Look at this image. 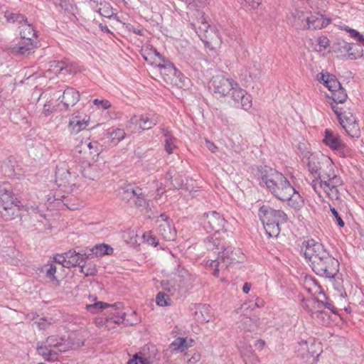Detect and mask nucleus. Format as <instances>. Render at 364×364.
I'll use <instances>...</instances> for the list:
<instances>
[{"label":"nucleus","mask_w":364,"mask_h":364,"mask_svg":"<svg viewBox=\"0 0 364 364\" xmlns=\"http://www.w3.org/2000/svg\"><path fill=\"white\" fill-rule=\"evenodd\" d=\"M301 251L309 266L317 275L329 279L337 275L339 262L321 243L314 240H308L306 244H303Z\"/></svg>","instance_id":"1"},{"label":"nucleus","mask_w":364,"mask_h":364,"mask_svg":"<svg viewBox=\"0 0 364 364\" xmlns=\"http://www.w3.org/2000/svg\"><path fill=\"white\" fill-rule=\"evenodd\" d=\"M258 178L261 186L267 189L280 200L294 193V187L287 178L280 172L272 168L264 166L259 171Z\"/></svg>","instance_id":"2"},{"label":"nucleus","mask_w":364,"mask_h":364,"mask_svg":"<svg viewBox=\"0 0 364 364\" xmlns=\"http://www.w3.org/2000/svg\"><path fill=\"white\" fill-rule=\"evenodd\" d=\"M225 220L222 215L216 211L205 213L201 218V224L207 232L214 231L215 233L205 240V245L208 250L213 251L215 247L221 245L223 248L225 245V239L228 236L223 232L221 235L220 230L224 227Z\"/></svg>","instance_id":"3"},{"label":"nucleus","mask_w":364,"mask_h":364,"mask_svg":"<svg viewBox=\"0 0 364 364\" xmlns=\"http://www.w3.org/2000/svg\"><path fill=\"white\" fill-rule=\"evenodd\" d=\"M267 235L277 237L280 232V225L286 223L287 214L281 210H275L269 205H262L258 213Z\"/></svg>","instance_id":"4"},{"label":"nucleus","mask_w":364,"mask_h":364,"mask_svg":"<svg viewBox=\"0 0 364 364\" xmlns=\"http://www.w3.org/2000/svg\"><path fill=\"white\" fill-rule=\"evenodd\" d=\"M215 250H218V257L216 259H212L207 262V265L213 270V275L219 277L220 272H224L228 267L234 263L240 262L242 259V254L240 250H234L231 246L227 245L225 242V247L221 245L215 247Z\"/></svg>","instance_id":"5"},{"label":"nucleus","mask_w":364,"mask_h":364,"mask_svg":"<svg viewBox=\"0 0 364 364\" xmlns=\"http://www.w3.org/2000/svg\"><path fill=\"white\" fill-rule=\"evenodd\" d=\"M20 202L6 185H0V215L10 220L19 215Z\"/></svg>","instance_id":"6"},{"label":"nucleus","mask_w":364,"mask_h":364,"mask_svg":"<svg viewBox=\"0 0 364 364\" xmlns=\"http://www.w3.org/2000/svg\"><path fill=\"white\" fill-rule=\"evenodd\" d=\"M21 41L14 47V52L21 55L30 54L35 48L34 38L36 34L31 24L28 23L27 19L19 26Z\"/></svg>","instance_id":"7"},{"label":"nucleus","mask_w":364,"mask_h":364,"mask_svg":"<svg viewBox=\"0 0 364 364\" xmlns=\"http://www.w3.org/2000/svg\"><path fill=\"white\" fill-rule=\"evenodd\" d=\"M323 142L332 150L336 151L341 157H346L350 155L349 148L343 141L338 133L334 131L326 129L324 132Z\"/></svg>","instance_id":"8"},{"label":"nucleus","mask_w":364,"mask_h":364,"mask_svg":"<svg viewBox=\"0 0 364 364\" xmlns=\"http://www.w3.org/2000/svg\"><path fill=\"white\" fill-rule=\"evenodd\" d=\"M295 23L299 28H307L309 29H321L328 23V21L319 14H311L306 16L303 12H297L294 16Z\"/></svg>","instance_id":"9"},{"label":"nucleus","mask_w":364,"mask_h":364,"mask_svg":"<svg viewBox=\"0 0 364 364\" xmlns=\"http://www.w3.org/2000/svg\"><path fill=\"white\" fill-rule=\"evenodd\" d=\"M323 177L328 180V188H326L325 193L331 200H338L340 198L338 187L343 185V181L339 176L336 174L331 164L328 166L326 170L323 171Z\"/></svg>","instance_id":"10"},{"label":"nucleus","mask_w":364,"mask_h":364,"mask_svg":"<svg viewBox=\"0 0 364 364\" xmlns=\"http://www.w3.org/2000/svg\"><path fill=\"white\" fill-rule=\"evenodd\" d=\"M236 82L230 78L225 77L223 75H218L213 76L210 81L209 88L215 93L220 96H226L230 92Z\"/></svg>","instance_id":"11"},{"label":"nucleus","mask_w":364,"mask_h":364,"mask_svg":"<svg viewBox=\"0 0 364 364\" xmlns=\"http://www.w3.org/2000/svg\"><path fill=\"white\" fill-rule=\"evenodd\" d=\"M230 96L235 102V105L240 106L243 109L248 110L252 107V97L247 92L241 88L237 82H235L233 88L230 90Z\"/></svg>","instance_id":"12"},{"label":"nucleus","mask_w":364,"mask_h":364,"mask_svg":"<svg viewBox=\"0 0 364 364\" xmlns=\"http://www.w3.org/2000/svg\"><path fill=\"white\" fill-rule=\"evenodd\" d=\"M159 223L157 231L159 234L166 240H173L176 235V230L171 226L168 217L164 214H161L157 220Z\"/></svg>","instance_id":"13"},{"label":"nucleus","mask_w":364,"mask_h":364,"mask_svg":"<svg viewBox=\"0 0 364 364\" xmlns=\"http://www.w3.org/2000/svg\"><path fill=\"white\" fill-rule=\"evenodd\" d=\"M340 124L350 137H360V126L355 117L350 112L344 114V117L342 118Z\"/></svg>","instance_id":"14"},{"label":"nucleus","mask_w":364,"mask_h":364,"mask_svg":"<svg viewBox=\"0 0 364 364\" xmlns=\"http://www.w3.org/2000/svg\"><path fill=\"white\" fill-rule=\"evenodd\" d=\"M197 33L201 39L207 43L216 42L218 39L215 28L210 26L206 22L201 23L197 28Z\"/></svg>","instance_id":"15"},{"label":"nucleus","mask_w":364,"mask_h":364,"mask_svg":"<svg viewBox=\"0 0 364 364\" xmlns=\"http://www.w3.org/2000/svg\"><path fill=\"white\" fill-rule=\"evenodd\" d=\"M130 122L132 124L139 125L140 129L146 130L155 126L158 123L159 119L158 117L155 115L146 114L141 115L139 118L136 116H134L131 118Z\"/></svg>","instance_id":"16"},{"label":"nucleus","mask_w":364,"mask_h":364,"mask_svg":"<svg viewBox=\"0 0 364 364\" xmlns=\"http://www.w3.org/2000/svg\"><path fill=\"white\" fill-rule=\"evenodd\" d=\"M107 321H112L114 323H122L125 320L126 313L122 311V304L120 302L110 305Z\"/></svg>","instance_id":"17"},{"label":"nucleus","mask_w":364,"mask_h":364,"mask_svg":"<svg viewBox=\"0 0 364 364\" xmlns=\"http://www.w3.org/2000/svg\"><path fill=\"white\" fill-rule=\"evenodd\" d=\"M65 258H67L65 267L70 268V267L78 266L80 268L82 264L85 262L87 257L86 255L77 253L75 250H69L65 252Z\"/></svg>","instance_id":"18"},{"label":"nucleus","mask_w":364,"mask_h":364,"mask_svg":"<svg viewBox=\"0 0 364 364\" xmlns=\"http://www.w3.org/2000/svg\"><path fill=\"white\" fill-rule=\"evenodd\" d=\"M80 100L79 92L73 87L65 89L62 95L61 102H63L66 109L73 107Z\"/></svg>","instance_id":"19"},{"label":"nucleus","mask_w":364,"mask_h":364,"mask_svg":"<svg viewBox=\"0 0 364 364\" xmlns=\"http://www.w3.org/2000/svg\"><path fill=\"white\" fill-rule=\"evenodd\" d=\"M176 277V279L179 283V285L187 289L193 286V283L196 279L193 274L183 268L178 269Z\"/></svg>","instance_id":"20"},{"label":"nucleus","mask_w":364,"mask_h":364,"mask_svg":"<svg viewBox=\"0 0 364 364\" xmlns=\"http://www.w3.org/2000/svg\"><path fill=\"white\" fill-rule=\"evenodd\" d=\"M161 132L164 136V148L166 151L171 154L173 153V150L176 148V138L174 137L171 132L166 128H160Z\"/></svg>","instance_id":"21"},{"label":"nucleus","mask_w":364,"mask_h":364,"mask_svg":"<svg viewBox=\"0 0 364 364\" xmlns=\"http://www.w3.org/2000/svg\"><path fill=\"white\" fill-rule=\"evenodd\" d=\"M87 125L88 120L85 119V118L80 119L76 116L70 120L68 129L71 134H76L80 131L85 129Z\"/></svg>","instance_id":"22"},{"label":"nucleus","mask_w":364,"mask_h":364,"mask_svg":"<svg viewBox=\"0 0 364 364\" xmlns=\"http://www.w3.org/2000/svg\"><path fill=\"white\" fill-rule=\"evenodd\" d=\"M61 67L59 70H62L60 77H64L66 75H74L80 72V67L78 65L69 60H60Z\"/></svg>","instance_id":"23"},{"label":"nucleus","mask_w":364,"mask_h":364,"mask_svg":"<svg viewBox=\"0 0 364 364\" xmlns=\"http://www.w3.org/2000/svg\"><path fill=\"white\" fill-rule=\"evenodd\" d=\"M307 160V167L311 174L314 177L321 176L322 172H321L320 171L322 166L317 156L314 154H311Z\"/></svg>","instance_id":"24"},{"label":"nucleus","mask_w":364,"mask_h":364,"mask_svg":"<svg viewBox=\"0 0 364 364\" xmlns=\"http://www.w3.org/2000/svg\"><path fill=\"white\" fill-rule=\"evenodd\" d=\"M318 80L320 82H322L331 92L335 91L336 89L341 88V83L333 75H324L321 73Z\"/></svg>","instance_id":"25"},{"label":"nucleus","mask_w":364,"mask_h":364,"mask_svg":"<svg viewBox=\"0 0 364 364\" xmlns=\"http://www.w3.org/2000/svg\"><path fill=\"white\" fill-rule=\"evenodd\" d=\"M194 341L192 338H177L171 344L170 348L173 351H183L193 346Z\"/></svg>","instance_id":"26"},{"label":"nucleus","mask_w":364,"mask_h":364,"mask_svg":"<svg viewBox=\"0 0 364 364\" xmlns=\"http://www.w3.org/2000/svg\"><path fill=\"white\" fill-rule=\"evenodd\" d=\"M195 318L199 323H208L213 321V316L210 314L208 306H201L195 311Z\"/></svg>","instance_id":"27"},{"label":"nucleus","mask_w":364,"mask_h":364,"mask_svg":"<svg viewBox=\"0 0 364 364\" xmlns=\"http://www.w3.org/2000/svg\"><path fill=\"white\" fill-rule=\"evenodd\" d=\"M37 352L41 355L46 360L52 361L55 360L58 358V353L53 350L50 346L43 343L41 346H38Z\"/></svg>","instance_id":"28"},{"label":"nucleus","mask_w":364,"mask_h":364,"mask_svg":"<svg viewBox=\"0 0 364 364\" xmlns=\"http://www.w3.org/2000/svg\"><path fill=\"white\" fill-rule=\"evenodd\" d=\"M323 170L322 171V175L320 176L314 177L315 178L312 180L311 187L314 190V191L318 195H321V191H326V188H328V180L323 177Z\"/></svg>","instance_id":"29"},{"label":"nucleus","mask_w":364,"mask_h":364,"mask_svg":"<svg viewBox=\"0 0 364 364\" xmlns=\"http://www.w3.org/2000/svg\"><path fill=\"white\" fill-rule=\"evenodd\" d=\"M246 72L252 79H258L262 75V66L259 62L252 61L248 63Z\"/></svg>","instance_id":"30"},{"label":"nucleus","mask_w":364,"mask_h":364,"mask_svg":"<svg viewBox=\"0 0 364 364\" xmlns=\"http://www.w3.org/2000/svg\"><path fill=\"white\" fill-rule=\"evenodd\" d=\"M139 188H134L133 186L128 184L125 185L120 189V194L122 195V198L124 200H127L130 201L133 199V197H135L137 195V192H139Z\"/></svg>","instance_id":"31"},{"label":"nucleus","mask_w":364,"mask_h":364,"mask_svg":"<svg viewBox=\"0 0 364 364\" xmlns=\"http://www.w3.org/2000/svg\"><path fill=\"white\" fill-rule=\"evenodd\" d=\"M288 205L294 209H300L304 203V200L300 194L294 188V193L289 196L286 200Z\"/></svg>","instance_id":"32"},{"label":"nucleus","mask_w":364,"mask_h":364,"mask_svg":"<svg viewBox=\"0 0 364 364\" xmlns=\"http://www.w3.org/2000/svg\"><path fill=\"white\" fill-rule=\"evenodd\" d=\"M288 205L294 209H300L304 203V200L300 194L294 188V193L289 196L286 200Z\"/></svg>","instance_id":"33"},{"label":"nucleus","mask_w":364,"mask_h":364,"mask_svg":"<svg viewBox=\"0 0 364 364\" xmlns=\"http://www.w3.org/2000/svg\"><path fill=\"white\" fill-rule=\"evenodd\" d=\"M55 177L57 181L59 180L64 183H70L72 176L69 170L65 167V165L63 164L60 167H57Z\"/></svg>","instance_id":"34"},{"label":"nucleus","mask_w":364,"mask_h":364,"mask_svg":"<svg viewBox=\"0 0 364 364\" xmlns=\"http://www.w3.org/2000/svg\"><path fill=\"white\" fill-rule=\"evenodd\" d=\"M92 254L97 257H102L104 255H109L113 252V248L106 244L96 245L91 249Z\"/></svg>","instance_id":"35"},{"label":"nucleus","mask_w":364,"mask_h":364,"mask_svg":"<svg viewBox=\"0 0 364 364\" xmlns=\"http://www.w3.org/2000/svg\"><path fill=\"white\" fill-rule=\"evenodd\" d=\"M185 80L183 75L177 69L176 73L173 74V75H169V77H165V81L179 87H182L185 85Z\"/></svg>","instance_id":"36"},{"label":"nucleus","mask_w":364,"mask_h":364,"mask_svg":"<svg viewBox=\"0 0 364 364\" xmlns=\"http://www.w3.org/2000/svg\"><path fill=\"white\" fill-rule=\"evenodd\" d=\"M82 176L88 179L95 180L98 177V168L97 165L87 164L81 171Z\"/></svg>","instance_id":"37"},{"label":"nucleus","mask_w":364,"mask_h":364,"mask_svg":"<svg viewBox=\"0 0 364 364\" xmlns=\"http://www.w3.org/2000/svg\"><path fill=\"white\" fill-rule=\"evenodd\" d=\"M63 339L62 338H59L58 336H52L47 338L46 341L44 342L45 344L50 346V348H57L59 351L63 352L65 351V348L63 347Z\"/></svg>","instance_id":"38"},{"label":"nucleus","mask_w":364,"mask_h":364,"mask_svg":"<svg viewBox=\"0 0 364 364\" xmlns=\"http://www.w3.org/2000/svg\"><path fill=\"white\" fill-rule=\"evenodd\" d=\"M309 301L314 304V308L319 309L322 306H324L325 308L331 310L333 314H338L337 309L336 307H334L332 302L331 301H329L327 298H326L325 301H323L322 300H319V299H313V300H311Z\"/></svg>","instance_id":"39"},{"label":"nucleus","mask_w":364,"mask_h":364,"mask_svg":"<svg viewBox=\"0 0 364 364\" xmlns=\"http://www.w3.org/2000/svg\"><path fill=\"white\" fill-rule=\"evenodd\" d=\"M333 285L335 291H336V295L341 300L345 299L347 296V294L343 286V281L341 279L336 277L333 281Z\"/></svg>","instance_id":"40"},{"label":"nucleus","mask_w":364,"mask_h":364,"mask_svg":"<svg viewBox=\"0 0 364 364\" xmlns=\"http://www.w3.org/2000/svg\"><path fill=\"white\" fill-rule=\"evenodd\" d=\"M108 137L110 139L113 145H117L119 141L124 139L126 133L123 129H116L111 132H108Z\"/></svg>","instance_id":"41"},{"label":"nucleus","mask_w":364,"mask_h":364,"mask_svg":"<svg viewBox=\"0 0 364 364\" xmlns=\"http://www.w3.org/2000/svg\"><path fill=\"white\" fill-rule=\"evenodd\" d=\"M318 343H316L315 341L312 338H309V350L306 351V359L309 360L310 358L313 359V361L315 360V357L319 355L318 348H319Z\"/></svg>","instance_id":"42"},{"label":"nucleus","mask_w":364,"mask_h":364,"mask_svg":"<svg viewBox=\"0 0 364 364\" xmlns=\"http://www.w3.org/2000/svg\"><path fill=\"white\" fill-rule=\"evenodd\" d=\"M151 360L144 353H136L133 358L128 361V364H151Z\"/></svg>","instance_id":"43"},{"label":"nucleus","mask_w":364,"mask_h":364,"mask_svg":"<svg viewBox=\"0 0 364 364\" xmlns=\"http://www.w3.org/2000/svg\"><path fill=\"white\" fill-rule=\"evenodd\" d=\"M5 18H6L8 22L10 23H17L19 25H21L22 23H23L26 18L25 16L21 14L17 13H13L6 11L5 12L4 15Z\"/></svg>","instance_id":"44"},{"label":"nucleus","mask_w":364,"mask_h":364,"mask_svg":"<svg viewBox=\"0 0 364 364\" xmlns=\"http://www.w3.org/2000/svg\"><path fill=\"white\" fill-rule=\"evenodd\" d=\"M159 68L160 73L164 76V80L165 77H169V75L176 73V68L169 62H166L164 65H159Z\"/></svg>","instance_id":"45"},{"label":"nucleus","mask_w":364,"mask_h":364,"mask_svg":"<svg viewBox=\"0 0 364 364\" xmlns=\"http://www.w3.org/2000/svg\"><path fill=\"white\" fill-rule=\"evenodd\" d=\"M331 98L336 103H343L346 98L347 94L344 89L341 86V88L336 89L335 91L331 92Z\"/></svg>","instance_id":"46"},{"label":"nucleus","mask_w":364,"mask_h":364,"mask_svg":"<svg viewBox=\"0 0 364 364\" xmlns=\"http://www.w3.org/2000/svg\"><path fill=\"white\" fill-rule=\"evenodd\" d=\"M259 318L255 316L253 317L245 316L242 320V325L244 328L251 331L253 326L259 325Z\"/></svg>","instance_id":"47"},{"label":"nucleus","mask_w":364,"mask_h":364,"mask_svg":"<svg viewBox=\"0 0 364 364\" xmlns=\"http://www.w3.org/2000/svg\"><path fill=\"white\" fill-rule=\"evenodd\" d=\"M201 355L200 353L192 350L185 355V361L187 364H198L200 362Z\"/></svg>","instance_id":"48"},{"label":"nucleus","mask_w":364,"mask_h":364,"mask_svg":"<svg viewBox=\"0 0 364 364\" xmlns=\"http://www.w3.org/2000/svg\"><path fill=\"white\" fill-rule=\"evenodd\" d=\"M42 271L45 272L46 277L50 279L51 281L56 280V277L55 276L56 272V266L54 264L50 263L46 264Z\"/></svg>","instance_id":"49"},{"label":"nucleus","mask_w":364,"mask_h":364,"mask_svg":"<svg viewBox=\"0 0 364 364\" xmlns=\"http://www.w3.org/2000/svg\"><path fill=\"white\" fill-rule=\"evenodd\" d=\"M309 339L302 340L298 343L296 351L301 358H305L306 357V351L309 350Z\"/></svg>","instance_id":"50"},{"label":"nucleus","mask_w":364,"mask_h":364,"mask_svg":"<svg viewBox=\"0 0 364 364\" xmlns=\"http://www.w3.org/2000/svg\"><path fill=\"white\" fill-rule=\"evenodd\" d=\"M109 306L108 304L102 302V301H98L95 302L92 304H87L86 305V309L92 313V314H97L100 310L105 309V307Z\"/></svg>","instance_id":"51"},{"label":"nucleus","mask_w":364,"mask_h":364,"mask_svg":"<svg viewBox=\"0 0 364 364\" xmlns=\"http://www.w3.org/2000/svg\"><path fill=\"white\" fill-rule=\"evenodd\" d=\"M130 201L134 203V205L136 207H144L147 205L146 199L142 193L141 188L139 190V192H137V195H136L135 197H133V199Z\"/></svg>","instance_id":"52"},{"label":"nucleus","mask_w":364,"mask_h":364,"mask_svg":"<svg viewBox=\"0 0 364 364\" xmlns=\"http://www.w3.org/2000/svg\"><path fill=\"white\" fill-rule=\"evenodd\" d=\"M86 146L90 155L98 156L102 150V146L97 141H90L86 144Z\"/></svg>","instance_id":"53"},{"label":"nucleus","mask_w":364,"mask_h":364,"mask_svg":"<svg viewBox=\"0 0 364 364\" xmlns=\"http://www.w3.org/2000/svg\"><path fill=\"white\" fill-rule=\"evenodd\" d=\"M99 13L101 16L110 18L113 16L114 11L109 4H105L99 9Z\"/></svg>","instance_id":"54"},{"label":"nucleus","mask_w":364,"mask_h":364,"mask_svg":"<svg viewBox=\"0 0 364 364\" xmlns=\"http://www.w3.org/2000/svg\"><path fill=\"white\" fill-rule=\"evenodd\" d=\"M48 66L49 68L48 71L52 72L55 73L57 76L60 77V75H62V70H59L61 67L60 61H50L49 62Z\"/></svg>","instance_id":"55"},{"label":"nucleus","mask_w":364,"mask_h":364,"mask_svg":"<svg viewBox=\"0 0 364 364\" xmlns=\"http://www.w3.org/2000/svg\"><path fill=\"white\" fill-rule=\"evenodd\" d=\"M80 272L86 276L93 275L96 273L95 266L90 263L86 264L85 262L80 267Z\"/></svg>","instance_id":"56"},{"label":"nucleus","mask_w":364,"mask_h":364,"mask_svg":"<svg viewBox=\"0 0 364 364\" xmlns=\"http://www.w3.org/2000/svg\"><path fill=\"white\" fill-rule=\"evenodd\" d=\"M312 317L314 318H316V319H318L319 321H321V323L323 325L326 324V323H328V316L327 315V314L325 312V311H314L312 312V314H311Z\"/></svg>","instance_id":"57"},{"label":"nucleus","mask_w":364,"mask_h":364,"mask_svg":"<svg viewBox=\"0 0 364 364\" xmlns=\"http://www.w3.org/2000/svg\"><path fill=\"white\" fill-rule=\"evenodd\" d=\"M168 301H170L168 296L161 292H159L156 298V304L161 306L168 305Z\"/></svg>","instance_id":"58"},{"label":"nucleus","mask_w":364,"mask_h":364,"mask_svg":"<svg viewBox=\"0 0 364 364\" xmlns=\"http://www.w3.org/2000/svg\"><path fill=\"white\" fill-rule=\"evenodd\" d=\"M93 104L99 109H107L111 107V103L107 100L95 99Z\"/></svg>","instance_id":"59"},{"label":"nucleus","mask_w":364,"mask_h":364,"mask_svg":"<svg viewBox=\"0 0 364 364\" xmlns=\"http://www.w3.org/2000/svg\"><path fill=\"white\" fill-rule=\"evenodd\" d=\"M143 237L146 240V242L154 247L157 246L158 241L155 236L151 235L150 232H145L143 235Z\"/></svg>","instance_id":"60"},{"label":"nucleus","mask_w":364,"mask_h":364,"mask_svg":"<svg viewBox=\"0 0 364 364\" xmlns=\"http://www.w3.org/2000/svg\"><path fill=\"white\" fill-rule=\"evenodd\" d=\"M330 210H331V212L332 213V214L333 215V216L335 217L338 225L340 228L344 227L345 223H344L343 219L341 218V217L340 216V215L338 214V211L334 208H331V207Z\"/></svg>","instance_id":"61"},{"label":"nucleus","mask_w":364,"mask_h":364,"mask_svg":"<svg viewBox=\"0 0 364 364\" xmlns=\"http://www.w3.org/2000/svg\"><path fill=\"white\" fill-rule=\"evenodd\" d=\"M55 262L61 264L62 267H65L67 263V258H65V253L63 255H57L53 257Z\"/></svg>","instance_id":"62"},{"label":"nucleus","mask_w":364,"mask_h":364,"mask_svg":"<svg viewBox=\"0 0 364 364\" xmlns=\"http://www.w3.org/2000/svg\"><path fill=\"white\" fill-rule=\"evenodd\" d=\"M332 109L337 116L339 122L341 121L342 118L344 117V114L348 113L347 112H342V109L338 107L337 105H332Z\"/></svg>","instance_id":"63"},{"label":"nucleus","mask_w":364,"mask_h":364,"mask_svg":"<svg viewBox=\"0 0 364 364\" xmlns=\"http://www.w3.org/2000/svg\"><path fill=\"white\" fill-rule=\"evenodd\" d=\"M348 32L351 37L357 38V41L359 42H364V37L363 35L360 34L359 32L354 29H349Z\"/></svg>","instance_id":"64"}]
</instances>
